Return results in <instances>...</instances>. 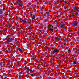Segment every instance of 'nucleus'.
Here are the masks:
<instances>
[{
    "instance_id": "obj_7",
    "label": "nucleus",
    "mask_w": 79,
    "mask_h": 79,
    "mask_svg": "<svg viewBox=\"0 0 79 79\" xmlns=\"http://www.w3.org/2000/svg\"><path fill=\"white\" fill-rule=\"evenodd\" d=\"M55 39L58 40H61V39L58 38V37H55Z\"/></svg>"
},
{
    "instance_id": "obj_3",
    "label": "nucleus",
    "mask_w": 79,
    "mask_h": 79,
    "mask_svg": "<svg viewBox=\"0 0 79 79\" xmlns=\"http://www.w3.org/2000/svg\"><path fill=\"white\" fill-rule=\"evenodd\" d=\"M17 2L18 3V5L19 6H22L23 5V3H21V1L18 0L17 1Z\"/></svg>"
},
{
    "instance_id": "obj_1",
    "label": "nucleus",
    "mask_w": 79,
    "mask_h": 79,
    "mask_svg": "<svg viewBox=\"0 0 79 79\" xmlns=\"http://www.w3.org/2000/svg\"><path fill=\"white\" fill-rule=\"evenodd\" d=\"M48 29L49 30V31H53V26H51L50 25H49L48 26Z\"/></svg>"
},
{
    "instance_id": "obj_12",
    "label": "nucleus",
    "mask_w": 79,
    "mask_h": 79,
    "mask_svg": "<svg viewBox=\"0 0 79 79\" xmlns=\"http://www.w3.org/2000/svg\"><path fill=\"white\" fill-rule=\"evenodd\" d=\"M77 63V62L76 61H74L73 62V64H76Z\"/></svg>"
},
{
    "instance_id": "obj_14",
    "label": "nucleus",
    "mask_w": 79,
    "mask_h": 79,
    "mask_svg": "<svg viewBox=\"0 0 79 79\" xmlns=\"http://www.w3.org/2000/svg\"><path fill=\"white\" fill-rule=\"evenodd\" d=\"M35 15H34L33 16V17L32 18V19H34L35 18Z\"/></svg>"
},
{
    "instance_id": "obj_19",
    "label": "nucleus",
    "mask_w": 79,
    "mask_h": 79,
    "mask_svg": "<svg viewBox=\"0 0 79 79\" xmlns=\"http://www.w3.org/2000/svg\"><path fill=\"white\" fill-rule=\"evenodd\" d=\"M70 17H71V16H70Z\"/></svg>"
},
{
    "instance_id": "obj_17",
    "label": "nucleus",
    "mask_w": 79,
    "mask_h": 79,
    "mask_svg": "<svg viewBox=\"0 0 79 79\" xmlns=\"http://www.w3.org/2000/svg\"><path fill=\"white\" fill-rule=\"evenodd\" d=\"M63 24H64V23H63Z\"/></svg>"
},
{
    "instance_id": "obj_6",
    "label": "nucleus",
    "mask_w": 79,
    "mask_h": 79,
    "mask_svg": "<svg viewBox=\"0 0 79 79\" xmlns=\"http://www.w3.org/2000/svg\"><path fill=\"white\" fill-rule=\"evenodd\" d=\"M58 52V50L57 49H56L53 51L52 52L53 53H57V52Z\"/></svg>"
},
{
    "instance_id": "obj_8",
    "label": "nucleus",
    "mask_w": 79,
    "mask_h": 79,
    "mask_svg": "<svg viewBox=\"0 0 79 79\" xmlns=\"http://www.w3.org/2000/svg\"><path fill=\"white\" fill-rule=\"evenodd\" d=\"M2 14H3V10L2 9L0 10V14L2 15Z\"/></svg>"
},
{
    "instance_id": "obj_16",
    "label": "nucleus",
    "mask_w": 79,
    "mask_h": 79,
    "mask_svg": "<svg viewBox=\"0 0 79 79\" xmlns=\"http://www.w3.org/2000/svg\"><path fill=\"white\" fill-rule=\"evenodd\" d=\"M30 75L31 76H32V77H33V76H34V75L33 74H31Z\"/></svg>"
},
{
    "instance_id": "obj_9",
    "label": "nucleus",
    "mask_w": 79,
    "mask_h": 79,
    "mask_svg": "<svg viewBox=\"0 0 79 79\" xmlns=\"http://www.w3.org/2000/svg\"><path fill=\"white\" fill-rule=\"evenodd\" d=\"M22 23H26L27 22H26V20H22Z\"/></svg>"
},
{
    "instance_id": "obj_2",
    "label": "nucleus",
    "mask_w": 79,
    "mask_h": 79,
    "mask_svg": "<svg viewBox=\"0 0 79 79\" xmlns=\"http://www.w3.org/2000/svg\"><path fill=\"white\" fill-rule=\"evenodd\" d=\"M72 14L73 15V17H74V16H77V15H78V13H75V12L73 11H72Z\"/></svg>"
},
{
    "instance_id": "obj_13",
    "label": "nucleus",
    "mask_w": 79,
    "mask_h": 79,
    "mask_svg": "<svg viewBox=\"0 0 79 79\" xmlns=\"http://www.w3.org/2000/svg\"><path fill=\"white\" fill-rule=\"evenodd\" d=\"M27 71H32V70H31L30 69H27Z\"/></svg>"
},
{
    "instance_id": "obj_15",
    "label": "nucleus",
    "mask_w": 79,
    "mask_h": 79,
    "mask_svg": "<svg viewBox=\"0 0 79 79\" xmlns=\"http://www.w3.org/2000/svg\"><path fill=\"white\" fill-rule=\"evenodd\" d=\"M73 8L74 9V10H77V8H76V7H73Z\"/></svg>"
},
{
    "instance_id": "obj_10",
    "label": "nucleus",
    "mask_w": 79,
    "mask_h": 79,
    "mask_svg": "<svg viewBox=\"0 0 79 79\" xmlns=\"http://www.w3.org/2000/svg\"><path fill=\"white\" fill-rule=\"evenodd\" d=\"M60 27L61 28H64V27L62 24L60 25Z\"/></svg>"
},
{
    "instance_id": "obj_11",
    "label": "nucleus",
    "mask_w": 79,
    "mask_h": 79,
    "mask_svg": "<svg viewBox=\"0 0 79 79\" xmlns=\"http://www.w3.org/2000/svg\"><path fill=\"white\" fill-rule=\"evenodd\" d=\"M18 50H19V52H22V49L21 48H18Z\"/></svg>"
},
{
    "instance_id": "obj_18",
    "label": "nucleus",
    "mask_w": 79,
    "mask_h": 79,
    "mask_svg": "<svg viewBox=\"0 0 79 79\" xmlns=\"http://www.w3.org/2000/svg\"><path fill=\"white\" fill-rule=\"evenodd\" d=\"M0 5H1V3L0 2Z\"/></svg>"
},
{
    "instance_id": "obj_5",
    "label": "nucleus",
    "mask_w": 79,
    "mask_h": 79,
    "mask_svg": "<svg viewBox=\"0 0 79 79\" xmlns=\"http://www.w3.org/2000/svg\"><path fill=\"white\" fill-rule=\"evenodd\" d=\"M12 40H13L12 38H10L9 39H8L7 41H6V42L7 43H10L11 42H12Z\"/></svg>"
},
{
    "instance_id": "obj_4",
    "label": "nucleus",
    "mask_w": 79,
    "mask_h": 79,
    "mask_svg": "<svg viewBox=\"0 0 79 79\" xmlns=\"http://www.w3.org/2000/svg\"><path fill=\"white\" fill-rule=\"evenodd\" d=\"M78 22L77 21H76L74 22L72 24L73 26H74L75 27H77V24Z\"/></svg>"
}]
</instances>
